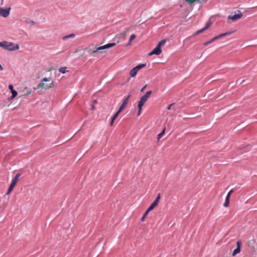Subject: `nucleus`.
<instances>
[{
    "instance_id": "nucleus-1",
    "label": "nucleus",
    "mask_w": 257,
    "mask_h": 257,
    "mask_svg": "<svg viewBox=\"0 0 257 257\" xmlns=\"http://www.w3.org/2000/svg\"><path fill=\"white\" fill-rule=\"evenodd\" d=\"M0 47L9 51H14L19 49L18 44L8 42H0Z\"/></svg>"
},
{
    "instance_id": "nucleus-2",
    "label": "nucleus",
    "mask_w": 257,
    "mask_h": 257,
    "mask_svg": "<svg viewBox=\"0 0 257 257\" xmlns=\"http://www.w3.org/2000/svg\"><path fill=\"white\" fill-rule=\"evenodd\" d=\"M166 40L165 39L161 40L159 42L157 46L154 49V50L149 53V56H152L153 55H159L162 53V50L161 49L162 46H164L166 43Z\"/></svg>"
},
{
    "instance_id": "nucleus-3",
    "label": "nucleus",
    "mask_w": 257,
    "mask_h": 257,
    "mask_svg": "<svg viewBox=\"0 0 257 257\" xmlns=\"http://www.w3.org/2000/svg\"><path fill=\"white\" fill-rule=\"evenodd\" d=\"M115 45V43H108L105 45L100 46V47L97 48L96 50H94L91 52H90V51L91 50V49L89 48L88 52H90L91 54H95V53H102V51L103 50L110 48L111 47L114 46Z\"/></svg>"
},
{
    "instance_id": "nucleus-4",
    "label": "nucleus",
    "mask_w": 257,
    "mask_h": 257,
    "mask_svg": "<svg viewBox=\"0 0 257 257\" xmlns=\"http://www.w3.org/2000/svg\"><path fill=\"white\" fill-rule=\"evenodd\" d=\"M51 80V77H48V78L45 77V78H44L42 79V82L37 85V89H40V88H43L44 87L45 89H50V88H51L53 87L54 83H53V82H52V81H51V82L50 84V85H46L45 86L44 82L50 81Z\"/></svg>"
},
{
    "instance_id": "nucleus-5",
    "label": "nucleus",
    "mask_w": 257,
    "mask_h": 257,
    "mask_svg": "<svg viewBox=\"0 0 257 257\" xmlns=\"http://www.w3.org/2000/svg\"><path fill=\"white\" fill-rule=\"evenodd\" d=\"M20 176H21V174L20 173H18L15 175L14 178L13 179L12 182L8 190V191L7 192V195H9L13 191V190L14 188V187H15L17 183L18 182Z\"/></svg>"
},
{
    "instance_id": "nucleus-6",
    "label": "nucleus",
    "mask_w": 257,
    "mask_h": 257,
    "mask_svg": "<svg viewBox=\"0 0 257 257\" xmlns=\"http://www.w3.org/2000/svg\"><path fill=\"white\" fill-rule=\"evenodd\" d=\"M146 66V64H139L134 68H133L130 72V75L131 77H134L136 76L138 71L141 69L145 67Z\"/></svg>"
},
{
    "instance_id": "nucleus-7",
    "label": "nucleus",
    "mask_w": 257,
    "mask_h": 257,
    "mask_svg": "<svg viewBox=\"0 0 257 257\" xmlns=\"http://www.w3.org/2000/svg\"><path fill=\"white\" fill-rule=\"evenodd\" d=\"M152 92V91H148L146 93L145 95L142 96L141 97L140 100L138 103V105L140 106H143L145 103L147 101L148 98L150 97Z\"/></svg>"
},
{
    "instance_id": "nucleus-8",
    "label": "nucleus",
    "mask_w": 257,
    "mask_h": 257,
    "mask_svg": "<svg viewBox=\"0 0 257 257\" xmlns=\"http://www.w3.org/2000/svg\"><path fill=\"white\" fill-rule=\"evenodd\" d=\"M242 16V14L241 12L238 11L237 13H232L231 15L228 17V19L231 20L232 21H235L240 19Z\"/></svg>"
},
{
    "instance_id": "nucleus-9",
    "label": "nucleus",
    "mask_w": 257,
    "mask_h": 257,
    "mask_svg": "<svg viewBox=\"0 0 257 257\" xmlns=\"http://www.w3.org/2000/svg\"><path fill=\"white\" fill-rule=\"evenodd\" d=\"M161 196L160 194H159L154 201L151 204L150 207L148 208V210L150 211L153 210L156 206H157L159 203Z\"/></svg>"
},
{
    "instance_id": "nucleus-10",
    "label": "nucleus",
    "mask_w": 257,
    "mask_h": 257,
    "mask_svg": "<svg viewBox=\"0 0 257 257\" xmlns=\"http://www.w3.org/2000/svg\"><path fill=\"white\" fill-rule=\"evenodd\" d=\"M10 8L4 9L0 8V16L4 18L8 17L10 15Z\"/></svg>"
},
{
    "instance_id": "nucleus-11",
    "label": "nucleus",
    "mask_w": 257,
    "mask_h": 257,
    "mask_svg": "<svg viewBox=\"0 0 257 257\" xmlns=\"http://www.w3.org/2000/svg\"><path fill=\"white\" fill-rule=\"evenodd\" d=\"M131 96V94H129L127 95V96L124 99L122 104L121 105V106L119 107V108L118 109V110L120 111H122L125 108V107L126 106V105L128 103V100H129V99H130Z\"/></svg>"
},
{
    "instance_id": "nucleus-12",
    "label": "nucleus",
    "mask_w": 257,
    "mask_h": 257,
    "mask_svg": "<svg viewBox=\"0 0 257 257\" xmlns=\"http://www.w3.org/2000/svg\"><path fill=\"white\" fill-rule=\"evenodd\" d=\"M231 34V32H226V33L221 34L220 35L214 37L211 40H210V41H208V43H209V44L212 43V42H213L214 41H215V40H216L217 39H218V38H219L220 37H223V36H227V35H230Z\"/></svg>"
},
{
    "instance_id": "nucleus-13",
    "label": "nucleus",
    "mask_w": 257,
    "mask_h": 257,
    "mask_svg": "<svg viewBox=\"0 0 257 257\" xmlns=\"http://www.w3.org/2000/svg\"><path fill=\"white\" fill-rule=\"evenodd\" d=\"M237 247L233 250L232 255L235 256L240 251V247L241 245V242L240 240H238L236 242Z\"/></svg>"
},
{
    "instance_id": "nucleus-14",
    "label": "nucleus",
    "mask_w": 257,
    "mask_h": 257,
    "mask_svg": "<svg viewBox=\"0 0 257 257\" xmlns=\"http://www.w3.org/2000/svg\"><path fill=\"white\" fill-rule=\"evenodd\" d=\"M233 192L232 190H231L227 194V196L225 198V202L223 204V206L225 207H227L229 206V199L230 197L231 194Z\"/></svg>"
},
{
    "instance_id": "nucleus-15",
    "label": "nucleus",
    "mask_w": 257,
    "mask_h": 257,
    "mask_svg": "<svg viewBox=\"0 0 257 257\" xmlns=\"http://www.w3.org/2000/svg\"><path fill=\"white\" fill-rule=\"evenodd\" d=\"M9 88L11 90L12 94V98H14L17 95L18 92L14 89L13 85L12 84L9 85Z\"/></svg>"
},
{
    "instance_id": "nucleus-16",
    "label": "nucleus",
    "mask_w": 257,
    "mask_h": 257,
    "mask_svg": "<svg viewBox=\"0 0 257 257\" xmlns=\"http://www.w3.org/2000/svg\"><path fill=\"white\" fill-rule=\"evenodd\" d=\"M210 27V23H208L206 24V26L204 27L203 28L197 31L194 34V36L197 35L198 34H199L203 32H204L205 30L207 29Z\"/></svg>"
},
{
    "instance_id": "nucleus-17",
    "label": "nucleus",
    "mask_w": 257,
    "mask_h": 257,
    "mask_svg": "<svg viewBox=\"0 0 257 257\" xmlns=\"http://www.w3.org/2000/svg\"><path fill=\"white\" fill-rule=\"evenodd\" d=\"M121 111H120L119 110L117 111V112L115 113V114L113 116V117L111 118V121H110V125L112 126L113 124V122L115 120V119L116 118V117L118 116V114L120 113Z\"/></svg>"
},
{
    "instance_id": "nucleus-18",
    "label": "nucleus",
    "mask_w": 257,
    "mask_h": 257,
    "mask_svg": "<svg viewBox=\"0 0 257 257\" xmlns=\"http://www.w3.org/2000/svg\"><path fill=\"white\" fill-rule=\"evenodd\" d=\"M75 37V35L74 34H71L68 35H66L62 37V40L63 41H66L69 38H73Z\"/></svg>"
},
{
    "instance_id": "nucleus-19",
    "label": "nucleus",
    "mask_w": 257,
    "mask_h": 257,
    "mask_svg": "<svg viewBox=\"0 0 257 257\" xmlns=\"http://www.w3.org/2000/svg\"><path fill=\"white\" fill-rule=\"evenodd\" d=\"M128 31V29H127L125 31H124L123 33L120 34L119 35H117V37L120 38V37H125L127 34V32Z\"/></svg>"
},
{
    "instance_id": "nucleus-20",
    "label": "nucleus",
    "mask_w": 257,
    "mask_h": 257,
    "mask_svg": "<svg viewBox=\"0 0 257 257\" xmlns=\"http://www.w3.org/2000/svg\"><path fill=\"white\" fill-rule=\"evenodd\" d=\"M66 69L67 68L66 67H61L59 69V71L62 74H65L66 72L68 71L67 70H66Z\"/></svg>"
},
{
    "instance_id": "nucleus-21",
    "label": "nucleus",
    "mask_w": 257,
    "mask_h": 257,
    "mask_svg": "<svg viewBox=\"0 0 257 257\" xmlns=\"http://www.w3.org/2000/svg\"><path fill=\"white\" fill-rule=\"evenodd\" d=\"M166 128H164L162 132L158 135V140H159L164 135L165 132Z\"/></svg>"
},
{
    "instance_id": "nucleus-22",
    "label": "nucleus",
    "mask_w": 257,
    "mask_h": 257,
    "mask_svg": "<svg viewBox=\"0 0 257 257\" xmlns=\"http://www.w3.org/2000/svg\"><path fill=\"white\" fill-rule=\"evenodd\" d=\"M150 212V211H149L148 209L146 210V211L145 212V213H144V214L143 215V216H142V217L141 218V220L142 221H144L145 218H146V217L147 216V215L149 214V213Z\"/></svg>"
},
{
    "instance_id": "nucleus-23",
    "label": "nucleus",
    "mask_w": 257,
    "mask_h": 257,
    "mask_svg": "<svg viewBox=\"0 0 257 257\" xmlns=\"http://www.w3.org/2000/svg\"><path fill=\"white\" fill-rule=\"evenodd\" d=\"M136 35H135V34L131 35L130 38V42H132L135 39H136Z\"/></svg>"
},
{
    "instance_id": "nucleus-24",
    "label": "nucleus",
    "mask_w": 257,
    "mask_h": 257,
    "mask_svg": "<svg viewBox=\"0 0 257 257\" xmlns=\"http://www.w3.org/2000/svg\"><path fill=\"white\" fill-rule=\"evenodd\" d=\"M142 107L143 106H140L138 105V108H139V111H138V115H140L142 112Z\"/></svg>"
},
{
    "instance_id": "nucleus-25",
    "label": "nucleus",
    "mask_w": 257,
    "mask_h": 257,
    "mask_svg": "<svg viewBox=\"0 0 257 257\" xmlns=\"http://www.w3.org/2000/svg\"><path fill=\"white\" fill-rule=\"evenodd\" d=\"M26 22L29 24H31V25H34L35 24V22L33 21H32V20H28V21H26Z\"/></svg>"
},
{
    "instance_id": "nucleus-26",
    "label": "nucleus",
    "mask_w": 257,
    "mask_h": 257,
    "mask_svg": "<svg viewBox=\"0 0 257 257\" xmlns=\"http://www.w3.org/2000/svg\"><path fill=\"white\" fill-rule=\"evenodd\" d=\"M147 86V85H145L141 90V92H143L144 91L145 88H146V87Z\"/></svg>"
},
{
    "instance_id": "nucleus-27",
    "label": "nucleus",
    "mask_w": 257,
    "mask_h": 257,
    "mask_svg": "<svg viewBox=\"0 0 257 257\" xmlns=\"http://www.w3.org/2000/svg\"><path fill=\"white\" fill-rule=\"evenodd\" d=\"M31 93V91H28L26 94H23V95L24 96H28Z\"/></svg>"
},
{
    "instance_id": "nucleus-28",
    "label": "nucleus",
    "mask_w": 257,
    "mask_h": 257,
    "mask_svg": "<svg viewBox=\"0 0 257 257\" xmlns=\"http://www.w3.org/2000/svg\"><path fill=\"white\" fill-rule=\"evenodd\" d=\"M173 105V103H172V104H170V105L168 106L167 109H168V110L171 109V106H172Z\"/></svg>"
},
{
    "instance_id": "nucleus-29",
    "label": "nucleus",
    "mask_w": 257,
    "mask_h": 257,
    "mask_svg": "<svg viewBox=\"0 0 257 257\" xmlns=\"http://www.w3.org/2000/svg\"><path fill=\"white\" fill-rule=\"evenodd\" d=\"M209 45V43H208V42H205V43H204L203 44V45H204V46H207V45Z\"/></svg>"
},
{
    "instance_id": "nucleus-30",
    "label": "nucleus",
    "mask_w": 257,
    "mask_h": 257,
    "mask_svg": "<svg viewBox=\"0 0 257 257\" xmlns=\"http://www.w3.org/2000/svg\"><path fill=\"white\" fill-rule=\"evenodd\" d=\"M3 69L2 66L0 64V70H2Z\"/></svg>"
},
{
    "instance_id": "nucleus-31",
    "label": "nucleus",
    "mask_w": 257,
    "mask_h": 257,
    "mask_svg": "<svg viewBox=\"0 0 257 257\" xmlns=\"http://www.w3.org/2000/svg\"><path fill=\"white\" fill-rule=\"evenodd\" d=\"M131 42H130V40H129V42H128V43L127 45H130V44H131Z\"/></svg>"
},
{
    "instance_id": "nucleus-32",
    "label": "nucleus",
    "mask_w": 257,
    "mask_h": 257,
    "mask_svg": "<svg viewBox=\"0 0 257 257\" xmlns=\"http://www.w3.org/2000/svg\"><path fill=\"white\" fill-rule=\"evenodd\" d=\"M95 107L94 105H92V109H94Z\"/></svg>"
},
{
    "instance_id": "nucleus-33",
    "label": "nucleus",
    "mask_w": 257,
    "mask_h": 257,
    "mask_svg": "<svg viewBox=\"0 0 257 257\" xmlns=\"http://www.w3.org/2000/svg\"><path fill=\"white\" fill-rule=\"evenodd\" d=\"M96 102H97V101H96V100H94V101H93V103H96Z\"/></svg>"
}]
</instances>
